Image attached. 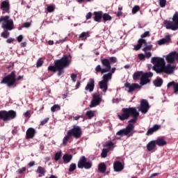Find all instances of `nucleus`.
I'll list each match as a JSON object with an SVG mask.
<instances>
[{
  "instance_id": "obj_1",
  "label": "nucleus",
  "mask_w": 178,
  "mask_h": 178,
  "mask_svg": "<svg viewBox=\"0 0 178 178\" xmlns=\"http://www.w3.org/2000/svg\"><path fill=\"white\" fill-rule=\"evenodd\" d=\"M140 113L137 111L136 108H122V113L118 115V118L120 120H126L129 119L130 116H132L133 119L129 121V124L125 129H121L117 132V136H127V137H131L134 134V124L137 122V118H138Z\"/></svg>"
},
{
  "instance_id": "obj_2",
  "label": "nucleus",
  "mask_w": 178,
  "mask_h": 178,
  "mask_svg": "<svg viewBox=\"0 0 178 178\" xmlns=\"http://www.w3.org/2000/svg\"><path fill=\"white\" fill-rule=\"evenodd\" d=\"M153 63V69L156 73H166L167 74H172L176 69V65H172L170 64L165 66V59L159 57H153L151 60Z\"/></svg>"
},
{
  "instance_id": "obj_3",
  "label": "nucleus",
  "mask_w": 178,
  "mask_h": 178,
  "mask_svg": "<svg viewBox=\"0 0 178 178\" xmlns=\"http://www.w3.org/2000/svg\"><path fill=\"white\" fill-rule=\"evenodd\" d=\"M72 60H70V56H64L60 60H56L54 62L55 65H50L48 67L49 72L58 71V76H62L64 73L63 69L70 66Z\"/></svg>"
},
{
  "instance_id": "obj_4",
  "label": "nucleus",
  "mask_w": 178,
  "mask_h": 178,
  "mask_svg": "<svg viewBox=\"0 0 178 178\" xmlns=\"http://www.w3.org/2000/svg\"><path fill=\"white\" fill-rule=\"evenodd\" d=\"M172 21H164V25L167 30H172L176 31L178 30V13L176 12L172 18Z\"/></svg>"
},
{
  "instance_id": "obj_5",
  "label": "nucleus",
  "mask_w": 178,
  "mask_h": 178,
  "mask_svg": "<svg viewBox=\"0 0 178 178\" xmlns=\"http://www.w3.org/2000/svg\"><path fill=\"white\" fill-rule=\"evenodd\" d=\"M15 118H16V112L15 111H0V119H2L4 122L12 120V119H15Z\"/></svg>"
},
{
  "instance_id": "obj_6",
  "label": "nucleus",
  "mask_w": 178,
  "mask_h": 178,
  "mask_svg": "<svg viewBox=\"0 0 178 178\" xmlns=\"http://www.w3.org/2000/svg\"><path fill=\"white\" fill-rule=\"evenodd\" d=\"M16 83V75L15 72H12L7 76L4 77L1 84H7L8 87H12Z\"/></svg>"
},
{
  "instance_id": "obj_7",
  "label": "nucleus",
  "mask_w": 178,
  "mask_h": 178,
  "mask_svg": "<svg viewBox=\"0 0 178 178\" xmlns=\"http://www.w3.org/2000/svg\"><path fill=\"white\" fill-rule=\"evenodd\" d=\"M111 74H104L102 76L103 80L99 82V89L103 91V92H106L108 91V81L111 80Z\"/></svg>"
},
{
  "instance_id": "obj_8",
  "label": "nucleus",
  "mask_w": 178,
  "mask_h": 178,
  "mask_svg": "<svg viewBox=\"0 0 178 178\" xmlns=\"http://www.w3.org/2000/svg\"><path fill=\"white\" fill-rule=\"evenodd\" d=\"M92 164L90 161H87L86 156H82L78 162V168L79 169H91Z\"/></svg>"
},
{
  "instance_id": "obj_9",
  "label": "nucleus",
  "mask_w": 178,
  "mask_h": 178,
  "mask_svg": "<svg viewBox=\"0 0 178 178\" xmlns=\"http://www.w3.org/2000/svg\"><path fill=\"white\" fill-rule=\"evenodd\" d=\"M70 135L73 136L75 138H80L81 137V128L80 127L74 126L73 129L67 131Z\"/></svg>"
},
{
  "instance_id": "obj_10",
  "label": "nucleus",
  "mask_w": 178,
  "mask_h": 178,
  "mask_svg": "<svg viewBox=\"0 0 178 178\" xmlns=\"http://www.w3.org/2000/svg\"><path fill=\"white\" fill-rule=\"evenodd\" d=\"M104 147H107L108 149H102V158H106V156H108V153L109 152V150L113 149V148H115V145L112 142H108L105 143Z\"/></svg>"
},
{
  "instance_id": "obj_11",
  "label": "nucleus",
  "mask_w": 178,
  "mask_h": 178,
  "mask_svg": "<svg viewBox=\"0 0 178 178\" xmlns=\"http://www.w3.org/2000/svg\"><path fill=\"white\" fill-rule=\"evenodd\" d=\"M102 65L103 66L102 74L104 73H108L111 72V61L108 60V58H104L102 60Z\"/></svg>"
},
{
  "instance_id": "obj_12",
  "label": "nucleus",
  "mask_w": 178,
  "mask_h": 178,
  "mask_svg": "<svg viewBox=\"0 0 178 178\" xmlns=\"http://www.w3.org/2000/svg\"><path fill=\"white\" fill-rule=\"evenodd\" d=\"M148 109H149V104H148V101L143 99L140 102V106L138 107L139 112L145 114L148 112Z\"/></svg>"
},
{
  "instance_id": "obj_13",
  "label": "nucleus",
  "mask_w": 178,
  "mask_h": 178,
  "mask_svg": "<svg viewBox=\"0 0 178 178\" xmlns=\"http://www.w3.org/2000/svg\"><path fill=\"white\" fill-rule=\"evenodd\" d=\"M102 101V97H101V95H99L97 93L93 94V99L91 102L90 108H94L95 106H97V105H99V104H101Z\"/></svg>"
},
{
  "instance_id": "obj_14",
  "label": "nucleus",
  "mask_w": 178,
  "mask_h": 178,
  "mask_svg": "<svg viewBox=\"0 0 178 178\" xmlns=\"http://www.w3.org/2000/svg\"><path fill=\"white\" fill-rule=\"evenodd\" d=\"M152 76H154L152 72H146L143 74L140 78L141 86H145V84H148V83H149V77H152Z\"/></svg>"
},
{
  "instance_id": "obj_15",
  "label": "nucleus",
  "mask_w": 178,
  "mask_h": 178,
  "mask_svg": "<svg viewBox=\"0 0 178 178\" xmlns=\"http://www.w3.org/2000/svg\"><path fill=\"white\" fill-rule=\"evenodd\" d=\"M124 86L128 88V92H133L134 90H136L137 88H141V86L138 85V83H130L129 82H127L124 84Z\"/></svg>"
},
{
  "instance_id": "obj_16",
  "label": "nucleus",
  "mask_w": 178,
  "mask_h": 178,
  "mask_svg": "<svg viewBox=\"0 0 178 178\" xmlns=\"http://www.w3.org/2000/svg\"><path fill=\"white\" fill-rule=\"evenodd\" d=\"M147 45V41H145V40L144 39L140 38L138 40V44L134 46V49L135 51H138L140 48H141L142 47H144L145 48Z\"/></svg>"
},
{
  "instance_id": "obj_17",
  "label": "nucleus",
  "mask_w": 178,
  "mask_h": 178,
  "mask_svg": "<svg viewBox=\"0 0 178 178\" xmlns=\"http://www.w3.org/2000/svg\"><path fill=\"white\" fill-rule=\"evenodd\" d=\"M1 9L3 10V14L9 13L10 5L6 1H3L1 4Z\"/></svg>"
},
{
  "instance_id": "obj_18",
  "label": "nucleus",
  "mask_w": 178,
  "mask_h": 178,
  "mask_svg": "<svg viewBox=\"0 0 178 178\" xmlns=\"http://www.w3.org/2000/svg\"><path fill=\"white\" fill-rule=\"evenodd\" d=\"M95 81H94V79H90L88 82L87 86L85 88V90L86 91H90V92H91V91H93L94 87H95Z\"/></svg>"
},
{
  "instance_id": "obj_19",
  "label": "nucleus",
  "mask_w": 178,
  "mask_h": 178,
  "mask_svg": "<svg viewBox=\"0 0 178 178\" xmlns=\"http://www.w3.org/2000/svg\"><path fill=\"white\" fill-rule=\"evenodd\" d=\"M113 169L115 172H122V170L124 169L123 164L120 161H115L113 163Z\"/></svg>"
},
{
  "instance_id": "obj_20",
  "label": "nucleus",
  "mask_w": 178,
  "mask_h": 178,
  "mask_svg": "<svg viewBox=\"0 0 178 178\" xmlns=\"http://www.w3.org/2000/svg\"><path fill=\"white\" fill-rule=\"evenodd\" d=\"M156 147V143L155 140H151L147 145V151H155V148Z\"/></svg>"
},
{
  "instance_id": "obj_21",
  "label": "nucleus",
  "mask_w": 178,
  "mask_h": 178,
  "mask_svg": "<svg viewBox=\"0 0 178 178\" xmlns=\"http://www.w3.org/2000/svg\"><path fill=\"white\" fill-rule=\"evenodd\" d=\"M170 42V36L167 35L164 38L159 40L157 43L159 45H165V44H169Z\"/></svg>"
},
{
  "instance_id": "obj_22",
  "label": "nucleus",
  "mask_w": 178,
  "mask_h": 178,
  "mask_svg": "<svg viewBox=\"0 0 178 178\" xmlns=\"http://www.w3.org/2000/svg\"><path fill=\"white\" fill-rule=\"evenodd\" d=\"M173 87L174 88V92L177 95L178 94V83H176L175 81H171L168 83L167 87L169 88V87Z\"/></svg>"
},
{
  "instance_id": "obj_23",
  "label": "nucleus",
  "mask_w": 178,
  "mask_h": 178,
  "mask_svg": "<svg viewBox=\"0 0 178 178\" xmlns=\"http://www.w3.org/2000/svg\"><path fill=\"white\" fill-rule=\"evenodd\" d=\"M35 134V129L33 128H29L26 131V138H33Z\"/></svg>"
},
{
  "instance_id": "obj_24",
  "label": "nucleus",
  "mask_w": 178,
  "mask_h": 178,
  "mask_svg": "<svg viewBox=\"0 0 178 178\" xmlns=\"http://www.w3.org/2000/svg\"><path fill=\"white\" fill-rule=\"evenodd\" d=\"M154 141L156 143V145H158L159 147H163V145H166V144H168V143L162 138H159Z\"/></svg>"
},
{
  "instance_id": "obj_25",
  "label": "nucleus",
  "mask_w": 178,
  "mask_h": 178,
  "mask_svg": "<svg viewBox=\"0 0 178 178\" xmlns=\"http://www.w3.org/2000/svg\"><path fill=\"white\" fill-rule=\"evenodd\" d=\"M36 173L39 174V177H42V176H45V173H47V170L44 167L39 166L38 167Z\"/></svg>"
},
{
  "instance_id": "obj_26",
  "label": "nucleus",
  "mask_w": 178,
  "mask_h": 178,
  "mask_svg": "<svg viewBox=\"0 0 178 178\" xmlns=\"http://www.w3.org/2000/svg\"><path fill=\"white\" fill-rule=\"evenodd\" d=\"M160 128H161V126H159L158 124L154 125L153 127L148 129L147 133V136L149 134H152V133H154V131H156L157 130H159Z\"/></svg>"
},
{
  "instance_id": "obj_27",
  "label": "nucleus",
  "mask_w": 178,
  "mask_h": 178,
  "mask_svg": "<svg viewBox=\"0 0 178 178\" xmlns=\"http://www.w3.org/2000/svg\"><path fill=\"white\" fill-rule=\"evenodd\" d=\"M98 170L101 173H105V172H106V165L105 164V163H102L99 164Z\"/></svg>"
},
{
  "instance_id": "obj_28",
  "label": "nucleus",
  "mask_w": 178,
  "mask_h": 178,
  "mask_svg": "<svg viewBox=\"0 0 178 178\" xmlns=\"http://www.w3.org/2000/svg\"><path fill=\"white\" fill-rule=\"evenodd\" d=\"M72 156L70 154H65L63 156L64 163H69L72 161Z\"/></svg>"
},
{
  "instance_id": "obj_29",
  "label": "nucleus",
  "mask_w": 178,
  "mask_h": 178,
  "mask_svg": "<svg viewBox=\"0 0 178 178\" xmlns=\"http://www.w3.org/2000/svg\"><path fill=\"white\" fill-rule=\"evenodd\" d=\"M95 22H100L101 19H102V12H95Z\"/></svg>"
},
{
  "instance_id": "obj_30",
  "label": "nucleus",
  "mask_w": 178,
  "mask_h": 178,
  "mask_svg": "<svg viewBox=\"0 0 178 178\" xmlns=\"http://www.w3.org/2000/svg\"><path fill=\"white\" fill-rule=\"evenodd\" d=\"M72 136L70 133L67 132V135L63 139V145L66 146L67 145V141L70 140Z\"/></svg>"
},
{
  "instance_id": "obj_31",
  "label": "nucleus",
  "mask_w": 178,
  "mask_h": 178,
  "mask_svg": "<svg viewBox=\"0 0 178 178\" xmlns=\"http://www.w3.org/2000/svg\"><path fill=\"white\" fill-rule=\"evenodd\" d=\"M143 72L138 71L135 72L133 75V79L134 80H138L141 76H143Z\"/></svg>"
},
{
  "instance_id": "obj_32",
  "label": "nucleus",
  "mask_w": 178,
  "mask_h": 178,
  "mask_svg": "<svg viewBox=\"0 0 178 178\" xmlns=\"http://www.w3.org/2000/svg\"><path fill=\"white\" fill-rule=\"evenodd\" d=\"M162 83H163V81L161 79H157L154 81V84L156 87H161V86H162Z\"/></svg>"
},
{
  "instance_id": "obj_33",
  "label": "nucleus",
  "mask_w": 178,
  "mask_h": 178,
  "mask_svg": "<svg viewBox=\"0 0 178 178\" xmlns=\"http://www.w3.org/2000/svg\"><path fill=\"white\" fill-rule=\"evenodd\" d=\"M60 158H62V151H60L55 154L54 159L56 162H58V161H59Z\"/></svg>"
},
{
  "instance_id": "obj_34",
  "label": "nucleus",
  "mask_w": 178,
  "mask_h": 178,
  "mask_svg": "<svg viewBox=\"0 0 178 178\" xmlns=\"http://www.w3.org/2000/svg\"><path fill=\"white\" fill-rule=\"evenodd\" d=\"M51 112H56V111H60V106L59 104H55L51 108Z\"/></svg>"
},
{
  "instance_id": "obj_35",
  "label": "nucleus",
  "mask_w": 178,
  "mask_h": 178,
  "mask_svg": "<svg viewBox=\"0 0 178 178\" xmlns=\"http://www.w3.org/2000/svg\"><path fill=\"white\" fill-rule=\"evenodd\" d=\"M95 113V111H88L86 112V116H88L89 119H91L94 118Z\"/></svg>"
},
{
  "instance_id": "obj_36",
  "label": "nucleus",
  "mask_w": 178,
  "mask_h": 178,
  "mask_svg": "<svg viewBox=\"0 0 178 178\" xmlns=\"http://www.w3.org/2000/svg\"><path fill=\"white\" fill-rule=\"evenodd\" d=\"M8 30L5 29V31L1 33V35L3 38H8L10 33L8 31Z\"/></svg>"
},
{
  "instance_id": "obj_37",
  "label": "nucleus",
  "mask_w": 178,
  "mask_h": 178,
  "mask_svg": "<svg viewBox=\"0 0 178 178\" xmlns=\"http://www.w3.org/2000/svg\"><path fill=\"white\" fill-rule=\"evenodd\" d=\"M103 17V20H104V22H108V20H112V17H111V15H109L108 14H104L102 15Z\"/></svg>"
},
{
  "instance_id": "obj_38",
  "label": "nucleus",
  "mask_w": 178,
  "mask_h": 178,
  "mask_svg": "<svg viewBox=\"0 0 178 178\" xmlns=\"http://www.w3.org/2000/svg\"><path fill=\"white\" fill-rule=\"evenodd\" d=\"M138 10H140V6H135L132 8V13H133V15H136V13H138Z\"/></svg>"
},
{
  "instance_id": "obj_39",
  "label": "nucleus",
  "mask_w": 178,
  "mask_h": 178,
  "mask_svg": "<svg viewBox=\"0 0 178 178\" xmlns=\"http://www.w3.org/2000/svg\"><path fill=\"white\" fill-rule=\"evenodd\" d=\"M159 6L161 8H165L166 6V0H159Z\"/></svg>"
},
{
  "instance_id": "obj_40",
  "label": "nucleus",
  "mask_w": 178,
  "mask_h": 178,
  "mask_svg": "<svg viewBox=\"0 0 178 178\" xmlns=\"http://www.w3.org/2000/svg\"><path fill=\"white\" fill-rule=\"evenodd\" d=\"M102 70H104V69H102V67H101L100 65H98L96 67H95V71L98 73L99 72H101L102 74Z\"/></svg>"
},
{
  "instance_id": "obj_41",
  "label": "nucleus",
  "mask_w": 178,
  "mask_h": 178,
  "mask_svg": "<svg viewBox=\"0 0 178 178\" xmlns=\"http://www.w3.org/2000/svg\"><path fill=\"white\" fill-rule=\"evenodd\" d=\"M138 58L140 60H145V56L144 54H139Z\"/></svg>"
},
{
  "instance_id": "obj_42",
  "label": "nucleus",
  "mask_w": 178,
  "mask_h": 178,
  "mask_svg": "<svg viewBox=\"0 0 178 178\" xmlns=\"http://www.w3.org/2000/svg\"><path fill=\"white\" fill-rule=\"evenodd\" d=\"M75 170H76V164L72 163V164L70 165V168H69L70 172H73V171Z\"/></svg>"
},
{
  "instance_id": "obj_43",
  "label": "nucleus",
  "mask_w": 178,
  "mask_h": 178,
  "mask_svg": "<svg viewBox=\"0 0 178 178\" xmlns=\"http://www.w3.org/2000/svg\"><path fill=\"white\" fill-rule=\"evenodd\" d=\"M55 10V7L54 6H49L47 7V11L51 13V12H54Z\"/></svg>"
},
{
  "instance_id": "obj_44",
  "label": "nucleus",
  "mask_w": 178,
  "mask_h": 178,
  "mask_svg": "<svg viewBox=\"0 0 178 178\" xmlns=\"http://www.w3.org/2000/svg\"><path fill=\"white\" fill-rule=\"evenodd\" d=\"M152 48V45H147L143 48V51H144V52H147V51H149V49H151Z\"/></svg>"
},
{
  "instance_id": "obj_45",
  "label": "nucleus",
  "mask_w": 178,
  "mask_h": 178,
  "mask_svg": "<svg viewBox=\"0 0 178 178\" xmlns=\"http://www.w3.org/2000/svg\"><path fill=\"white\" fill-rule=\"evenodd\" d=\"M115 72H116V67H113L111 69V72H108L107 74H111V80H112V75L113 74V73H115Z\"/></svg>"
},
{
  "instance_id": "obj_46",
  "label": "nucleus",
  "mask_w": 178,
  "mask_h": 178,
  "mask_svg": "<svg viewBox=\"0 0 178 178\" xmlns=\"http://www.w3.org/2000/svg\"><path fill=\"white\" fill-rule=\"evenodd\" d=\"M71 79H72V81H74V83H76V80L77 79V74H72Z\"/></svg>"
},
{
  "instance_id": "obj_47",
  "label": "nucleus",
  "mask_w": 178,
  "mask_h": 178,
  "mask_svg": "<svg viewBox=\"0 0 178 178\" xmlns=\"http://www.w3.org/2000/svg\"><path fill=\"white\" fill-rule=\"evenodd\" d=\"M145 37H149V31H145L143 35H141V38H145Z\"/></svg>"
},
{
  "instance_id": "obj_48",
  "label": "nucleus",
  "mask_w": 178,
  "mask_h": 178,
  "mask_svg": "<svg viewBox=\"0 0 178 178\" xmlns=\"http://www.w3.org/2000/svg\"><path fill=\"white\" fill-rule=\"evenodd\" d=\"M145 58H147V59H149V58H151V56H152V54H151V52H147L145 51Z\"/></svg>"
},
{
  "instance_id": "obj_49",
  "label": "nucleus",
  "mask_w": 178,
  "mask_h": 178,
  "mask_svg": "<svg viewBox=\"0 0 178 178\" xmlns=\"http://www.w3.org/2000/svg\"><path fill=\"white\" fill-rule=\"evenodd\" d=\"M48 120H49V118H45L44 120H43L42 121H41L40 124L42 126H44V124H46V123H48Z\"/></svg>"
},
{
  "instance_id": "obj_50",
  "label": "nucleus",
  "mask_w": 178,
  "mask_h": 178,
  "mask_svg": "<svg viewBox=\"0 0 178 178\" xmlns=\"http://www.w3.org/2000/svg\"><path fill=\"white\" fill-rule=\"evenodd\" d=\"M37 67H41L42 66V60L41 59H39L36 64Z\"/></svg>"
},
{
  "instance_id": "obj_51",
  "label": "nucleus",
  "mask_w": 178,
  "mask_h": 178,
  "mask_svg": "<svg viewBox=\"0 0 178 178\" xmlns=\"http://www.w3.org/2000/svg\"><path fill=\"white\" fill-rule=\"evenodd\" d=\"M88 35V32H83L80 35V38H84V37H87Z\"/></svg>"
},
{
  "instance_id": "obj_52",
  "label": "nucleus",
  "mask_w": 178,
  "mask_h": 178,
  "mask_svg": "<svg viewBox=\"0 0 178 178\" xmlns=\"http://www.w3.org/2000/svg\"><path fill=\"white\" fill-rule=\"evenodd\" d=\"M110 60L112 62V63H116L118 62L116 57H111Z\"/></svg>"
},
{
  "instance_id": "obj_53",
  "label": "nucleus",
  "mask_w": 178,
  "mask_h": 178,
  "mask_svg": "<svg viewBox=\"0 0 178 178\" xmlns=\"http://www.w3.org/2000/svg\"><path fill=\"white\" fill-rule=\"evenodd\" d=\"M13 41H15V38H10L6 40V42H8V44H10L12 42H13Z\"/></svg>"
},
{
  "instance_id": "obj_54",
  "label": "nucleus",
  "mask_w": 178,
  "mask_h": 178,
  "mask_svg": "<svg viewBox=\"0 0 178 178\" xmlns=\"http://www.w3.org/2000/svg\"><path fill=\"white\" fill-rule=\"evenodd\" d=\"M17 40L18 41V42H22V41L23 40V35H19L17 38Z\"/></svg>"
},
{
  "instance_id": "obj_55",
  "label": "nucleus",
  "mask_w": 178,
  "mask_h": 178,
  "mask_svg": "<svg viewBox=\"0 0 178 178\" xmlns=\"http://www.w3.org/2000/svg\"><path fill=\"white\" fill-rule=\"evenodd\" d=\"M31 26V24H30L29 22H25L24 24V27H25L26 29H29V27H30Z\"/></svg>"
},
{
  "instance_id": "obj_56",
  "label": "nucleus",
  "mask_w": 178,
  "mask_h": 178,
  "mask_svg": "<svg viewBox=\"0 0 178 178\" xmlns=\"http://www.w3.org/2000/svg\"><path fill=\"white\" fill-rule=\"evenodd\" d=\"M23 172H26V168H22L17 170V173H23Z\"/></svg>"
},
{
  "instance_id": "obj_57",
  "label": "nucleus",
  "mask_w": 178,
  "mask_h": 178,
  "mask_svg": "<svg viewBox=\"0 0 178 178\" xmlns=\"http://www.w3.org/2000/svg\"><path fill=\"white\" fill-rule=\"evenodd\" d=\"M92 16V13H88L86 15V19L88 20V19H91V17Z\"/></svg>"
},
{
  "instance_id": "obj_58",
  "label": "nucleus",
  "mask_w": 178,
  "mask_h": 178,
  "mask_svg": "<svg viewBox=\"0 0 178 178\" xmlns=\"http://www.w3.org/2000/svg\"><path fill=\"white\" fill-rule=\"evenodd\" d=\"M24 115L25 118H30V111H26Z\"/></svg>"
},
{
  "instance_id": "obj_59",
  "label": "nucleus",
  "mask_w": 178,
  "mask_h": 178,
  "mask_svg": "<svg viewBox=\"0 0 178 178\" xmlns=\"http://www.w3.org/2000/svg\"><path fill=\"white\" fill-rule=\"evenodd\" d=\"M113 102L114 104H118V102H119V99H113Z\"/></svg>"
},
{
  "instance_id": "obj_60",
  "label": "nucleus",
  "mask_w": 178,
  "mask_h": 178,
  "mask_svg": "<svg viewBox=\"0 0 178 178\" xmlns=\"http://www.w3.org/2000/svg\"><path fill=\"white\" fill-rule=\"evenodd\" d=\"M122 15H123V13H122V11H119L118 10V13H117V16H122Z\"/></svg>"
},
{
  "instance_id": "obj_61",
  "label": "nucleus",
  "mask_w": 178,
  "mask_h": 178,
  "mask_svg": "<svg viewBox=\"0 0 178 178\" xmlns=\"http://www.w3.org/2000/svg\"><path fill=\"white\" fill-rule=\"evenodd\" d=\"M29 165L30 167L34 166L35 163H34V161H31Z\"/></svg>"
},
{
  "instance_id": "obj_62",
  "label": "nucleus",
  "mask_w": 178,
  "mask_h": 178,
  "mask_svg": "<svg viewBox=\"0 0 178 178\" xmlns=\"http://www.w3.org/2000/svg\"><path fill=\"white\" fill-rule=\"evenodd\" d=\"M27 45V43H26V42H22L21 43V47H26Z\"/></svg>"
},
{
  "instance_id": "obj_63",
  "label": "nucleus",
  "mask_w": 178,
  "mask_h": 178,
  "mask_svg": "<svg viewBox=\"0 0 178 178\" xmlns=\"http://www.w3.org/2000/svg\"><path fill=\"white\" fill-rule=\"evenodd\" d=\"M48 44L49 45H54V40H49Z\"/></svg>"
},
{
  "instance_id": "obj_64",
  "label": "nucleus",
  "mask_w": 178,
  "mask_h": 178,
  "mask_svg": "<svg viewBox=\"0 0 178 178\" xmlns=\"http://www.w3.org/2000/svg\"><path fill=\"white\" fill-rule=\"evenodd\" d=\"M46 178H58L55 175H51L49 177H46Z\"/></svg>"
}]
</instances>
